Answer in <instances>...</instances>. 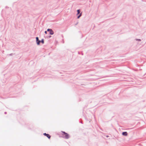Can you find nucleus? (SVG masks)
<instances>
[{
	"instance_id": "nucleus-9",
	"label": "nucleus",
	"mask_w": 146,
	"mask_h": 146,
	"mask_svg": "<svg viewBox=\"0 0 146 146\" xmlns=\"http://www.w3.org/2000/svg\"><path fill=\"white\" fill-rule=\"evenodd\" d=\"M41 42H42V43H44V41L43 40H42V41H41Z\"/></svg>"
},
{
	"instance_id": "nucleus-6",
	"label": "nucleus",
	"mask_w": 146,
	"mask_h": 146,
	"mask_svg": "<svg viewBox=\"0 0 146 146\" xmlns=\"http://www.w3.org/2000/svg\"><path fill=\"white\" fill-rule=\"evenodd\" d=\"M81 15H82L81 13H80V15L78 17H77L78 19H79L80 17L81 16Z\"/></svg>"
},
{
	"instance_id": "nucleus-8",
	"label": "nucleus",
	"mask_w": 146,
	"mask_h": 146,
	"mask_svg": "<svg viewBox=\"0 0 146 146\" xmlns=\"http://www.w3.org/2000/svg\"><path fill=\"white\" fill-rule=\"evenodd\" d=\"M36 40L37 41L38 40V37H36Z\"/></svg>"
},
{
	"instance_id": "nucleus-10",
	"label": "nucleus",
	"mask_w": 146,
	"mask_h": 146,
	"mask_svg": "<svg viewBox=\"0 0 146 146\" xmlns=\"http://www.w3.org/2000/svg\"><path fill=\"white\" fill-rule=\"evenodd\" d=\"M44 33L46 34H47V31H45Z\"/></svg>"
},
{
	"instance_id": "nucleus-5",
	"label": "nucleus",
	"mask_w": 146,
	"mask_h": 146,
	"mask_svg": "<svg viewBox=\"0 0 146 146\" xmlns=\"http://www.w3.org/2000/svg\"><path fill=\"white\" fill-rule=\"evenodd\" d=\"M40 40H38L37 41V44L39 45L40 44Z\"/></svg>"
},
{
	"instance_id": "nucleus-2",
	"label": "nucleus",
	"mask_w": 146,
	"mask_h": 146,
	"mask_svg": "<svg viewBox=\"0 0 146 146\" xmlns=\"http://www.w3.org/2000/svg\"><path fill=\"white\" fill-rule=\"evenodd\" d=\"M47 31L50 32V34L51 35H52L54 34L53 31L51 29H48Z\"/></svg>"
},
{
	"instance_id": "nucleus-1",
	"label": "nucleus",
	"mask_w": 146,
	"mask_h": 146,
	"mask_svg": "<svg viewBox=\"0 0 146 146\" xmlns=\"http://www.w3.org/2000/svg\"><path fill=\"white\" fill-rule=\"evenodd\" d=\"M62 135L64 137L65 139H68L69 138V135L67 133H66L64 131H62Z\"/></svg>"
},
{
	"instance_id": "nucleus-7",
	"label": "nucleus",
	"mask_w": 146,
	"mask_h": 146,
	"mask_svg": "<svg viewBox=\"0 0 146 146\" xmlns=\"http://www.w3.org/2000/svg\"><path fill=\"white\" fill-rule=\"evenodd\" d=\"M77 12H78V13L77 14V15L78 14H79L80 13V10H77Z\"/></svg>"
},
{
	"instance_id": "nucleus-3",
	"label": "nucleus",
	"mask_w": 146,
	"mask_h": 146,
	"mask_svg": "<svg viewBox=\"0 0 146 146\" xmlns=\"http://www.w3.org/2000/svg\"><path fill=\"white\" fill-rule=\"evenodd\" d=\"M43 135L45 136H46V137L49 139H50V136L48 134H47L46 133H44Z\"/></svg>"
},
{
	"instance_id": "nucleus-4",
	"label": "nucleus",
	"mask_w": 146,
	"mask_h": 146,
	"mask_svg": "<svg viewBox=\"0 0 146 146\" xmlns=\"http://www.w3.org/2000/svg\"><path fill=\"white\" fill-rule=\"evenodd\" d=\"M122 134L123 135L126 136L127 135V133L126 132H124L122 133Z\"/></svg>"
}]
</instances>
